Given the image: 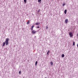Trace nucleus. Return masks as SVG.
I'll return each mask as SVG.
<instances>
[{"label": "nucleus", "instance_id": "nucleus-15", "mask_svg": "<svg viewBox=\"0 0 78 78\" xmlns=\"http://www.w3.org/2000/svg\"><path fill=\"white\" fill-rule=\"evenodd\" d=\"M50 53V51H48L47 53V55H48V54Z\"/></svg>", "mask_w": 78, "mask_h": 78}, {"label": "nucleus", "instance_id": "nucleus-5", "mask_svg": "<svg viewBox=\"0 0 78 78\" xmlns=\"http://www.w3.org/2000/svg\"><path fill=\"white\" fill-rule=\"evenodd\" d=\"M34 26L33 25V26L31 27V30H33V28H34Z\"/></svg>", "mask_w": 78, "mask_h": 78}, {"label": "nucleus", "instance_id": "nucleus-12", "mask_svg": "<svg viewBox=\"0 0 78 78\" xmlns=\"http://www.w3.org/2000/svg\"><path fill=\"white\" fill-rule=\"evenodd\" d=\"M37 62L36 61L35 63V66H37Z\"/></svg>", "mask_w": 78, "mask_h": 78}, {"label": "nucleus", "instance_id": "nucleus-10", "mask_svg": "<svg viewBox=\"0 0 78 78\" xmlns=\"http://www.w3.org/2000/svg\"><path fill=\"white\" fill-rule=\"evenodd\" d=\"M36 25H39V24H40V23H36Z\"/></svg>", "mask_w": 78, "mask_h": 78}, {"label": "nucleus", "instance_id": "nucleus-4", "mask_svg": "<svg viewBox=\"0 0 78 78\" xmlns=\"http://www.w3.org/2000/svg\"><path fill=\"white\" fill-rule=\"evenodd\" d=\"M65 23H68V20L66 19L65 20Z\"/></svg>", "mask_w": 78, "mask_h": 78}, {"label": "nucleus", "instance_id": "nucleus-1", "mask_svg": "<svg viewBox=\"0 0 78 78\" xmlns=\"http://www.w3.org/2000/svg\"><path fill=\"white\" fill-rule=\"evenodd\" d=\"M9 42V38L6 39L5 40V43L7 45H8Z\"/></svg>", "mask_w": 78, "mask_h": 78}, {"label": "nucleus", "instance_id": "nucleus-2", "mask_svg": "<svg viewBox=\"0 0 78 78\" xmlns=\"http://www.w3.org/2000/svg\"><path fill=\"white\" fill-rule=\"evenodd\" d=\"M37 32V31L34 30H33L32 31V34H35Z\"/></svg>", "mask_w": 78, "mask_h": 78}, {"label": "nucleus", "instance_id": "nucleus-8", "mask_svg": "<svg viewBox=\"0 0 78 78\" xmlns=\"http://www.w3.org/2000/svg\"><path fill=\"white\" fill-rule=\"evenodd\" d=\"M62 58H64V54H62Z\"/></svg>", "mask_w": 78, "mask_h": 78}, {"label": "nucleus", "instance_id": "nucleus-21", "mask_svg": "<svg viewBox=\"0 0 78 78\" xmlns=\"http://www.w3.org/2000/svg\"><path fill=\"white\" fill-rule=\"evenodd\" d=\"M37 28H39V27H37Z\"/></svg>", "mask_w": 78, "mask_h": 78}, {"label": "nucleus", "instance_id": "nucleus-16", "mask_svg": "<svg viewBox=\"0 0 78 78\" xmlns=\"http://www.w3.org/2000/svg\"><path fill=\"white\" fill-rule=\"evenodd\" d=\"M66 5V4H64V3H63L62 4V6H64V5Z\"/></svg>", "mask_w": 78, "mask_h": 78}, {"label": "nucleus", "instance_id": "nucleus-18", "mask_svg": "<svg viewBox=\"0 0 78 78\" xmlns=\"http://www.w3.org/2000/svg\"><path fill=\"white\" fill-rule=\"evenodd\" d=\"M19 74H20V73H21V71H20L19 72Z\"/></svg>", "mask_w": 78, "mask_h": 78}, {"label": "nucleus", "instance_id": "nucleus-13", "mask_svg": "<svg viewBox=\"0 0 78 78\" xmlns=\"http://www.w3.org/2000/svg\"><path fill=\"white\" fill-rule=\"evenodd\" d=\"M24 2L25 3H26V2H27V0H24Z\"/></svg>", "mask_w": 78, "mask_h": 78}, {"label": "nucleus", "instance_id": "nucleus-6", "mask_svg": "<svg viewBox=\"0 0 78 78\" xmlns=\"http://www.w3.org/2000/svg\"><path fill=\"white\" fill-rule=\"evenodd\" d=\"M66 12H67V10L66 9V10H65L64 11V13H65V14H66Z\"/></svg>", "mask_w": 78, "mask_h": 78}, {"label": "nucleus", "instance_id": "nucleus-22", "mask_svg": "<svg viewBox=\"0 0 78 78\" xmlns=\"http://www.w3.org/2000/svg\"><path fill=\"white\" fill-rule=\"evenodd\" d=\"M45 78H47V77H45Z\"/></svg>", "mask_w": 78, "mask_h": 78}, {"label": "nucleus", "instance_id": "nucleus-19", "mask_svg": "<svg viewBox=\"0 0 78 78\" xmlns=\"http://www.w3.org/2000/svg\"><path fill=\"white\" fill-rule=\"evenodd\" d=\"M46 29H48V27L47 26L46 27Z\"/></svg>", "mask_w": 78, "mask_h": 78}, {"label": "nucleus", "instance_id": "nucleus-11", "mask_svg": "<svg viewBox=\"0 0 78 78\" xmlns=\"http://www.w3.org/2000/svg\"><path fill=\"white\" fill-rule=\"evenodd\" d=\"M30 23V21H28L27 23V25H28V24H29Z\"/></svg>", "mask_w": 78, "mask_h": 78}, {"label": "nucleus", "instance_id": "nucleus-17", "mask_svg": "<svg viewBox=\"0 0 78 78\" xmlns=\"http://www.w3.org/2000/svg\"><path fill=\"white\" fill-rule=\"evenodd\" d=\"M73 45H75V42L74 41L73 42Z\"/></svg>", "mask_w": 78, "mask_h": 78}, {"label": "nucleus", "instance_id": "nucleus-9", "mask_svg": "<svg viewBox=\"0 0 78 78\" xmlns=\"http://www.w3.org/2000/svg\"><path fill=\"white\" fill-rule=\"evenodd\" d=\"M50 64H51V66H53V62H51L50 63Z\"/></svg>", "mask_w": 78, "mask_h": 78}, {"label": "nucleus", "instance_id": "nucleus-20", "mask_svg": "<svg viewBox=\"0 0 78 78\" xmlns=\"http://www.w3.org/2000/svg\"><path fill=\"white\" fill-rule=\"evenodd\" d=\"M40 11V9H39V10L38 11V12H39Z\"/></svg>", "mask_w": 78, "mask_h": 78}, {"label": "nucleus", "instance_id": "nucleus-3", "mask_svg": "<svg viewBox=\"0 0 78 78\" xmlns=\"http://www.w3.org/2000/svg\"><path fill=\"white\" fill-rule=\"evenodd\" d=\"M69 35L70 37H72L73 36L72 33L69 32Z\"/></svg>", "mask_w": 78, "mask_h": 78}, {"label": "nucleus", "instance_id": "nucleus-14", "mask_svg": "<svg viewBox=\"0 0 78 78\" xmlns=\"http://www.w3.org/2000/svg\"><path fill=\"white\" fill-rule=\"evenodd\" d=\"M41 0H38V2L39 3V2H41Z\"/></svg>", "mask_w": 78, "mask_h": 78}, {"label": "nucleus", "instance_id": "nucleus-7", "mask_svg": "<svg viewBox=\"0 0 78 78\" xmlns=\"http://www.w3.org/2000/svg\"><path fill=\"white\" fill-rule=\"evenodd\" d=\"M5 42H3V44L2 45V46L4 47L5 46Z\"/></svg>", "mask_w": 78, "mask_h": 78}]
</instances>
